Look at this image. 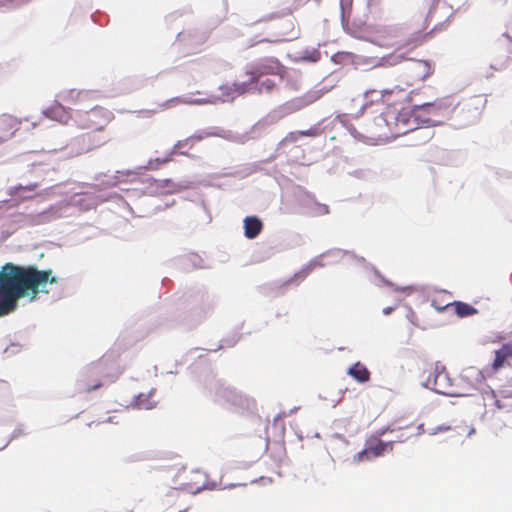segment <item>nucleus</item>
Instances as JSON below:
<instances>
[{
    "label": "nucleus",
    "mask_w": 512,
    "mask_h": 512,
    "mask_svg": "<svg viewBox=\"0 0 512 512\" xmlns=\"http://www.w3.org/2000/svg\"><path fill=\"white\" fill-rule=\"evenodd\" d=\"M51 270L19 266L11 262L0 269V317L14 311L19 299H37L39 293H48L47 285L56 283Z\"/></svg>",
    "instance_id": "nucleus-1"
},
{
    "label": "nucleus",
    "mask_w": 512,
    "mask_h": 512,
    "mask_svg": "<svg viewBox=\"0 0 512 512\" xmlns=\"http://www.w3.org/2000/svg\"><path fill=\"white\" fill-rule=\"evenodd\" d=\"M381 120L386 123L389 136L399 137L410 132L414 134V139L425 143L432 139L434 132L427 127H419L420 117L416 115V108L401 109L398 112H386Z\"/></svg>",
    "instance_id": "nucleus-2"
},
{
    "label": "nucleus",
    "mask_w": 512,
    "mask_h": 512,
    "mask_svg": "<svg viewBox=\"0 0 512 512\" xmlns=\"http://www.w3.org/2000/svg\"><path fill=\"white\" fill-rule=\"evenodd\" d=\"M373 34L379 45L397 48L417 47L424 38L422 33H416L411 38L402 39L403 29L396 25L375 27Z\"/></svg>",
    "instance_id": "nucleus-3"
},
{
    "label": "nucleus",
    "mask_w": 512,
    "mask_h": 512,
    "mask_svg": "<svg viewBox=\"0 0 512 512\" xmlns=\"http://www.w3.org/2000/svg\"><path fill=\"white\" fill-rule=\"evenodd\" d=\"M113 364L114 361L110 356H103L97 362L92 363L82 375L80 380L82 388L87 392L99 388L102 385L101 378L111 374Z\"/></svg>",
    "instance_id": "nucleus-4"
},
{
    "label": "nucleus",
    "mask_w": 512,
    "mask_h": 512,
    "mask_svg": "<svg viewBox=\"0 0 512 512\" xmlns=\"http://www.w3.org/2000/svg\"><path fill=\"white\" fill-rule=\"evenodd\" d=\"M452 107L450 98L437 100L431 103H424L416 106V115L420 117L422 124H425L428 129L442 123L441 117L447 114Z\"/></svg>",
    "instance_id": "nucleus-5"
},
{
    "label": "nucleus",
    "mask_w": 512,
    "mask_h": 512,
    "mask_svg": "<svg viewBox=\"0 0 512 512\" xmlns=\"http://www.w3.org/2000/svg\"><path fill=\"white\" fill-rule=\"evenodd\" d=\"M111 113L102 107H93L89 111L78 110L75 122L79 128L102 132L108 124Z\"/></svg>",
    "instance_id": "nucleus-6"
},
{
    "label": "nucleus",
    "mask_w": 512,
    "mask_h": 512,
    "mask_svg": "<svg viewBox=\"0 0 512 512\" xmlns=\"http://www.w3.org/2000/svg\"><path fill=\"white\" fill-rule=\"evenodd\" d=\"M266 29L270 32L267 37H263L257 41L261 42H280L287 37L294 34V21L293 19H283L281 16L272 14L269 20L263 21Z\"/></svg>",
    "instance_id": "nucleus-7"
},
{
    "label": "nucleus",
    "mask_w": 512,
    "mask_h": 512,
    "mask_svg": "<svg viewBox=\"0 0 512 512\" xmlns=\"http://www.w3.org/2000/svg\"><path fill=\"white\" fill-rule=\"evenodd\" d=\"M425 387L443 395L453 394L452 380L444 366L430 365L429 375L425 381Z\"/></svg>",
    "instance_id": "nucleus-8"
},
{
    "label": "nucleus",
    "mask_w": 512,
    "mask_h": 512,
    "mask_svg": "<svg viewBox=\"0 0 512 512\" xmlns=\"http://www.w3.org/2000/svg\"><path fill=\"white\" fill-rule=\"evenodd\" d=\"M284 67L276 58H265L250 69L253 79H259L266 75H282Z\"/></svg>",
    "instance_id": "nucleus-9"
},
{
    "label": "nucleus",
    "mask_w": 512,
    "mask_h": 512,
    "mask_svg": "<svg viewBox=\"0 0 512 512\" xmlns=\"http://www.w3.org/2000/svg\"><path fill=\"white\" fill-rule=\"evenodd\" d=\"M406 72V86L410 87L419 81L425 80L432 73V69L427 61L418 60L412 62L407 67Z\"/></svg>",
    "instance_id": "nucleus-10"
},
{
    "label": "nucleus",
    "mask_w": 512,
    "mask_h": 512,
    "mask_svg": "<svg viewBox=\"0 0 512 512\" xmlns=\"http://www.w3.org/2000/svg\"><path fill=\"white\" fill-rule=\"evenodd\" d=\"M387 448H390V450L392 449L391 442L385 443L381 440H376L374 442H370L365 449L358 452L354 456V459L356 462L371 460L372 458H376L383 455Z\"/></svg>",
    "instance_id": "nucleus-11"
},
{
    "label": "nucleus",
    "mask_w": 512,
    "mask_h": 512,
    "mask_svg": "<svg viewBox=\"0 0 512 512\" xmlns=\"http://www.w3.org/2000/svg\"><path fill=\"white\" fill-rule=\"evenodd\" d=\"M20 122L11 115L0 116V143L10 139L18 130Z\"/></svg>",
    "instance_id": "nucleus-12"
},
{
    "label": "nucleus",
    "mask_w": 512,
    "mask_h": 512,
    "mask_svg": "<svg viewBox=\"0 0 512 512\" xmlns=\"http://www.w3.org/2000/svg\"><path fill=\"white\" fill-rule=\"evenodd\" d=\"M99 131H92L83 134L78 141L82 142L83 149L85 151H90L92 149L98 148L104 145L107 141L106 137L100 134H97Z\"/></svg>",
    "instance_id": "nucleus-13"
},
{
    "label": "nucleus",
    "mask_w": 512,
    "mask_h": 512,
    "mask_svg": "<svg viewBox=\"0 0 512 512\" xmlns=\"http://www.w3.org/2000/svg\"><path fill=\"white\" fill-rule=\"evenodd\" d=\"M512 358V341L504 343L495 351V358L492 362V368L495 371L503 368L507 361Z\"/></svg>",
    "instance_id": "nucleus-14"
},
{
    "label": "nucleus",
    "mask_w": 512,
    "mask_h": 512,
    "mask_svg": "<svg viewBox=\"0 0 512 512\" xmlns=\"http://www.w3.org/2000/svg\"><path fill=\"white\" fill-rule=\"evenodd\" d=\"M244 235L248 239L256 238L263 230V222L257 216H247L243 220Z\"/></svg>",
    "instance_id": "nucleus-15"
},
{
    "label": "nucleus",
    "mask_w": 512,
    "mask_h": 512,
    "mask_svg": "<svg viewBox=\"0 0 512 512\" xmlns=\"http://www.w3.org/2000/svg\"><path fill=\"white\" fill-rule=\"evenodd\" d=\"M47 117L60 123L66 124L71 118L69 110L60 102H55L45 112Z\"/></svg>",
    "instance_id": "nucleus-16"
},
{
    "label": "nucleus",
    "mask_w": 512,
    "mask_h": 512,
    "mask_svg": "<svg viewBox=\"0 0 512 512\" xmlns=\"http://www.w3.org/2000/svg\"><path fill=\"white\" fill-rule=\"evenodd\" d=\"M245 76H247L246 80L236 81L233 83L234 92L244 94L256 91L259 81L257 79H253V75L250 74V70L246 71Z\"/></svg>",
    "instance_id": "nucleus-17"
},
{
    "label": "nucleus",
    "mask_w": 512,
    "mask_h": 512,
    "mask_svg": "<svg viewBox=\"0 0 512 512\" xmlns=\"http://www.w3.org/2000/svg\"><path fill=\"white\" fill-rule=\"evenodd\" d=\"M347 373L359 383L368 382L371 375L367 367L361 362H356L351 367H349Z\"/></svg>",
    "instance_id": "nucleus-18"
},
{
    "label": "nucleus",
    "mask_w": 512,
    "mask_h": 512,
    "mask_svg": "<svg viewBox=\"0 0 512 512\" xmlns=\"http://www.w3.org/2000/svg\"><path fill=\"white\" fill-rule=\"evenodd\" d=\"M87 96L88 94L86 92L70 89L61 92L59 94V99L65 104L75 105L84 101L87 98Z\"/></svg>",
    "instance_id": "nucleus-19"
},
{
    "label": "nucleus",
    "mask_w": 512,
    "mask_h": 512,
    "mask_svg": "<svg viewBox=\"0 0 512 512\" xmlns=\"http://www.w3.org/2000/svg\"><path fill=\"white\" fill-rule=\"evenodd\" d=\"M405 92V88H401L399 86H395L392 89H384V95H382L383 99L381 100V104H386L388 106L395 105L398 103Z\"/></svg>",
    "instance_id": "nucleus-20"
},
{
    "label": "nucleus",
    "mask_w": 512,
    "mask_h": 512,
    "mask_svg": "<svg viewBox=\"0 0 512 512\" xmlns=\"http://www.w3.org/2000/svg\"><path fill=\"white\" fill-rule=\"evenodd\" d=\"M37 188H38V184L37 183H32V184L25 185V186L18 185V186H14V187L9 188L8 194L10 196H12V197H18L20 200H26V199L31 198V196L30 195H24V193H26V192L32 193Z\"/></svg>",
    "instance_id": "nucleus-21"
},
{
    "label": "nucleus",
    "mask_w": 512,
    "mask_h": 512,
    "mask_svg": "<svg viewBox=\"0 0 512 512\" xmlns=\"http://www.w3.org/2000/svg\"><path fill=\"white\" fill-rule=\"evenodd\" d=\"M451 306L454 307L455 313L459 317H467L477 313V310L474 307L464 302L456 301L451 303Z\"/></svg>",
    "instance_id": "nucleus-22"
},
{
    "label": "nucleus",
    "mask_w": 512,
    "mask_h": 512,
    "mask_svg": "<svg viewBox=\"0 0 512 512\" xmlns=\"http://www.w3.org/2000/svg\"><path fill=\"white\" fill-rule=\"evenodd\" d=\"M468 111L474 110V116H479L484 109L485 100L480 96L471 97L465 104Z\"/></svg>",
    "instance_id": "nucleus-23"
},
{
    "label": "nucleus",
    "mask_w": 512,
    "mask_h": 512,
    "mask_svg": "<svg viewBox=\"0 0 512 512\" xmlns=\"http://www.w3.org/2000/svg\"><path fill=\"white\" fill-rule=\"evenodd\" d=\"M382 95H384V89H371L365 92V98L371 104L381 103V100L383 99Z\"/></svg>",
    "instance_id": "nucleus-24"
},
{
    "label": "nucleus",
    "mask_w": 512,
    "mask_h": 512,
    "mask_svg": "<svg viewBox=\"0 0 512 512\" xmlns=\"http://www.w3.org/2000/svg\"><path fill=\"white\" fill-rule=\"evenodd\" d=\"M192 103H195V102L194 101H188V100H185V99L180 98V97H175V98H171V99L161 103L159 105V108L161 110H165V109H169V108L175 107V106L180 105V104H192Z\"/></svg>",
    "instance_id": "nucleus-25"
},
{
    "label": "nucleus",
    "mask_w": 512,
    "mask_h": 512,
    "mask_svg": "<svg viewBox=\"0 0 512 512\" xmlns=\"http://www.w3.org/2000/svg\"><path fill=\"white\" fill-rule=\"evenodd\" d=\"M423 427H424L423 424H419L417 426V430H418L417 435H421L423 433H428L429 435H435L437 433L445 432V431H448V430L451 429L450 426L440 425V426H437L436 428H433L431 430L425 431Z\"/></svg>",
    "instance_id": "nucleus-26"
},
{
    "label": "nucleus",
    "mask_w": 512,
    "mask_h": 512,
    "mask_svg": "<svg viewBox=\"0 0 512 512\" xmlns=\"http://www.w3.org/2000/svg\"><path fill=\"white\" fill-rule=\"evenodd\" d=\"M275 86V83L274 81L270 80V79H266L265 81H263L260 86L258 87L257 86V91L259 93L261 92H269L273 89V87Z\"/></svg>",
    "instance_id": "nucleus-27"
},
{
    "label": "nucleus",
    "mask_w": 512,
    "mask_h": 512,
    "mask_svg": "<svg viewBox=\"0 0 512 512\" xmlns=\"http://www.w3.org/2000/svg\"><path fill=\"white\" fill-rule=\"evenodd\" d=\"M167 162H168V159L156 158L155 160H151L149 162V166L151 169H158L160 165L165 164Z\"/></svg>",
    "instance_id": "nucleus-28"
},
{
    "label": "nucleus",
    "mask_w": 512,
    "mask_h": 512,
    "mask_svg": "<svg viewBox=\"0 0 512 512\" xmlns=\"http://www.w3.org/2000/svg\"><path fill=\"white\" fill-rule=\"evenodd\" d=\"M432 306L439 312H442L444 311L446 308H448L449 306H451V303H447V304H444V305H441V303H438L437 304V301L436 299H433L432 300Z\"/></svg>",
    "instance_id": "nucleus-29"
},
{
    "label": "nucleus",
    "mask_w": 512,
    "mask_h": 512,
    "mask_svg": "<svg viewBox=\"0 0 512 512\" xmlns=\"http://www.w3.org/2000/svg\"><path fill=\"white\" fill-rule=\"evenodd\" d=\"M301 5V0H295L293 7L287 8L285 15L292 16L293 12Z\"/></svg>",
    "instance_id": "nucleus-30"
},
{
    "label": "nucleus",
    "mask_w": 512,
    "mask_h": 512,
    "mask_svg": "<svg viewBox=\"0 0 512 512\" xmlns=\"http://www.w3.org/2000/svg\"><path fill=\"white\" fill-rule=\"evenodd\" d=\"M494 404H495V406H496L498 409H504V408H507V407H508V406H507L505 403H503V401H502V400H500V399H496V400L494 401Z\"/></svg>",
    "instance_id": "nucleus-31"
},
{
    "label": "nucleus",
    "mask_w": 512,
    "mask_h": 512,
    "mask_svg": "<svg viewBox=\"0 0 512 512\" xmlns=\"http://www.w3.org/2000/svg\"><path fill=\"white\" fill-rule=\"evenodd\" d=\"M298 134L301 136H312V135H314V132L311 129H309L306 131H300V132H298Z\"/></svg>",
    "instance_id": "nucleus-32"
},
{
    "label": "nucleus",
    "mask_w": 512,
    "mask_h": 512,
    "mask_svg": "<svg viewBox=\"0 0 512 512\" xmlns=\"http://www.w3.org/2000/svg\"><path fill=\"white\" fill-rule=\"evenodd\" d=\"M392 308H385L384 309V313L385 314H389L391 312Z\"/></svg>",
    "instance_id": "nucleus-33"
}]
</instances>
